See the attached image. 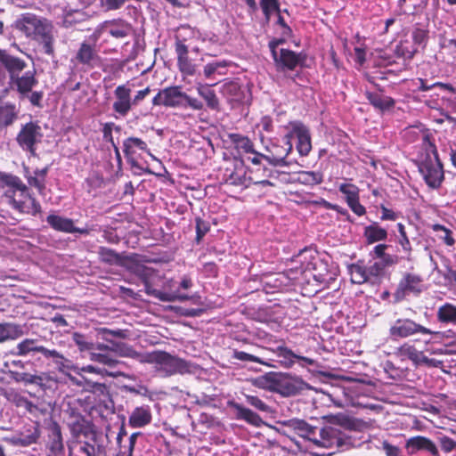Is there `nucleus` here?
<instances>
[{
    "label": "nucleus",
    "mask_w": 456,
    "mask_h": 456,
    "mask_svg": "<svg viewBox=\"0 0 456 456\" xmlns=\"http://www.w3.org/2000/svg\"><path fill=\"white\" fill-rule=\"evenodd\" d=\"M46 222L53 229L59 232L68 233L78 232L80 234L89 233L88 229L75 227L71 219L61 216L49 215L46 218Z\"/></svg>",
    "instance_id": "obj_18"
},
{
    "label": "nucleus",
    "mask_w": 456,
    "mask_h": 456,
    "mask_svg": "<svg viewBox=\"0 0 456 456\" xmlns=\"http://www.w3.org/2000/svg\"><path fill=\"white\" fill-rule=\"evenodd\" d=\"M98 32L108 34L114 38L123 39L132 33V27L123 20H106L99 26Z\"/></svg>",
    "instance_id": "obj_14"
},
{
    "label": "nucleus",
    "mask_w": 456,
    "mask_h": 456,
    "mask_svg": "<svg viewBox=\"0 0 456 456\" xmlns=\"http://www.w3.org/2000/svg\"><path fill=\"white\" fill-rule=\"evenodd\" d=\"M292 148L291 135L287 134L282 140V144L276 142H270V143L265 146L268 154L262 156L263 159H266L273 166L283 167L287 165L285 159L292 151Z\"/></svg>",
    "instance_id": "obj_8"
},
{
    "label": "nucleus",
    "mask_w": 456,
    "mask_h": 456,
    "mask_svg": "<svg viewBox=\"0 0 456 456\" xmlns=\"http://www.w3.org/2000/svg\"><path fill=\"white\" fill-rule=\"evenodd\" d=\"M426 159L419 165V171L430 188L437 189L444 178L443 166L436 150V152H428V154L426 152Z\"/></svg>",
    "instance_id": "obj_4"
},
{
    "label": "nucleus",
    "mask_w": 456,
    "mask_h": 456,
    "mask_svg": "<svg viewBox=\"0 0 456 456\" xmlns=\"http://www.w3.org/2000/svg\"><path fill=\"white\" fill-rule=\"evenodd\" d=\"M12 378L15 381L24 384H40L43 381L40 376L27 372H13Z\"/></svg>",
    "instance_id": "obj_55"
},
{
    "label": "nucleus",
    "mask_w": 456,
    "mask_h": 456,
    "mask_svg": "<svg viewBox=\"0 0 456 456\" xmlns=\"http://www.w3.org/2000/svg\"><path fill=\"white\" fill-rule=\"evenodd\" d=\"M0 189L3 198L15 210L23 214L36 216L41 211V206L28 192V188L20 177L0 172Z\"/></svg>",
    "instance_id": "obj_2"
},
{
    "label": "nucleus",
    "mask_w": 456,
    "mask_h": 456,
    "mask_svg": "<svg viewBox=\"0 0 456 456\" xmlns=\"http://www.w3.org/2000/svg\"><path fill=\"white\" fill-rule=\"evenodd\" d=\"M24 176L30 186L36 187L40 194L43 193L45 189V183L43 181V178L31 175L28 167H25Z\"/></svg>",
    "instance_id": "obj_58"
},
{
    "label": "nucleus",
    "mask_w": 456,
    "mask_h": 456,
    "mask_svg": "<svg viewBox=\"0 0 456 456\" xmlns=\"http://www.w3.org/2000/svg\"><path fill=\"white\" fill-rule=\"evenodd\" d=\"M282 43L283 40H274L269 43L276 69L279 71L293 70L304 62L305 56L289 49L279 48V45Z\"/></svg>",
    "instance_id": "obj_5"
},
{
    "label": "nucleus",
    "mask_w": 456,
    "mask_h": 456,
    "mask_svg": "<svg viewBox=\"0 0 456 456\" xmlns=\"http://www.w3.org/2000/svg\"><path fill=\"white\" fill-rule=\"evenodd\" d=\"M365 96L371 105L380 110L389 109L395 104V102L391 97L383 95L379 93L366 91Z\"/></svg>",
    "instance_id": "obj_34"
},
{
    "label": "nucleus",
    "mask_w": 456,
    "mask_h": 456,
    "mask_svg": "<svg viewBox=\"0 0 456 456\" xmlns=\"http://www.w3.org/2000/svg\"><path fill=\"white\" fill-rule=\"evenodd\" d=\"M246 402L260 411L269 413L272 411L271 407L256 395H245Z\"/></svg>",
    "instance_id": "obj_59"
},
{
    "label": "nucleus",
    "mask_w": 456,
    "mask_h": 456,
    "mask_svg": "<svg viewBox=\"0 0 456 456\" xmlns=\"http://www.w3.org/2000/svg\"><path fill=\"white\" fill-rule=\"evenodd\" d=\"M441 449L449 453L456 449V441L447 436H440L437 437Z\"/></svg>",
    "instance_id": "obj_62"
},
{
    "label": "nucleus",
    "mask_w": 456,
    "mask_h": 456,
    "mask_svg": "<svg viewBox=\"0 0 456 456\" xmlns=\"http://www.w3.org/2000/svg\"><path fill=\"white\" fill-rule=\"evenodd\" d=\"M235 409L240 419H245L248 423L253 424L255 426H258L259 423L261 422V418L251 410L245 408L240 404H236Z\"/></svg>",
    "instance_id": "obj_47"
},
{
    "label": "nucleus",
    "mask_w": 456,
    "mask_h": 456,
    "mask_svg": "<svg viewBox=\"0 0 456 456\" xmlns=\"http://www.w3.org/2000/svg\"><path fill=\"white\" fill-rule=\"evenodd\" d=\"M405 138L411 142H420L422 148L428 152H436V146L431 141L430 134L428 130L420 126H411L404 130Z\"/></svg>",
    "instance_id": "obj_17"
},
{
    "label": "nucleus",
    "mask_w": 456,
    "mask_h": 456,
    "mask_svg": "<svg viewBox=\"0 0 456 456\" xmlns=\"http://www.w3.org/2000/svg\"><path fill=\"white\" fill-rule=\"evenodd\" d=\"M0 61L11 73L12 77L25 68V62L22 60L11 56L3 50L0 51Z\"/></svg>",
    "instance_id": "obj_32"
},
{
    "label": "nucleus",
    "mask_w": 456,
    "mask_h": 456,
    "mask_svg": "<svg viewBox=\"0 0 456 456\" xmlns=\"http://www.w3.org/2000/svg\"><path fill=\"white\" fill-rule=\"evenodd\" d=\"M418 51L416 45H410L408 42H401L396 46V53L398 55L403 57L404 59H411L413 57L415 53Z\"/></svg>",
    "instance_id": "obj_57"
},
{
    "label": "nucleus",
    "mask_w": 456,
    "mask_h": 456,
    "mask_svg": "<svg viewBox=\"0 0 456 456\" xmlns=\"http://www.w3.org/2000/svg\"><path fill=\"white\" fill-rule=\"evenodd\" d=\"M137 151H142L147 152L151 159H156V158L151 153L147 143L138 137H129L123 142V151L125 156L126 157L128 162L131 165H135L134 156L137 153Z\"/></svg>",
    "instance_id": "obj_20"
},
{
    "label": "nucleus",
    "mask_w": 456,
    "mask_h": 456,
    "mask_svg": "<svg viewBox=\"0 0 456 456\" xmlns=\"http://www.w3.org/2000/svg\"><path fill=\"white\" fill-rule=\"evenodd\" d=\"M198 94L203 98L207 106L213 110L219 109V100L213 89L208 85L198 84L196 87Z\"/></svg>",
    "instance_id": "obj_31"
},
{
    "label": "nucleus",
    "mask_w": 456,
    "mask_h": 456,
    "mask_svg": "<svg viewBox=\"0 0 456 456\" xmlns=\"http://www.w3.org/2000/svg\"><path fill=\"white\" fill-rule=\"evenodd\" d=\"M175 53L177 54V66L182 74L193 76L196 74V65L192 63L188 56V47L181 41L175 42Z\"/></svg>",
    "instance_id": "obj_19"
},
{
    "label": "nucleus",
    "mask_w": 456,
    "mask_h": 456,
    "mask_svg": "<svg viewBox=\"0 0 456 456\" xmlns=\"http://www.w3.org/2000/svg\"><path fill=\"white\" fill-rule=\"evenodd\" d=\"M116 130L117 132L120 131V127L116 126L112 122L105 123L102 128L103 140L110 142L111 145H114V140L112 136V131Z\"/></svg>",
    "instance_id": "obj_63"
},
{
    "label": "nucleus",
    "mask_w": 456,
    "mask_h": 456,
    "mask_svg": "<svg viewBox=\"0 0 456 456\" xmlns=\"http://www.w3.org/2000/svg\"><path fill=\"white\" fill-rule=\"evenodd\" d=\"M230 138L238 151L245 153H255L254 144L248 137L239 134H232Z\"/></svg>",
    "instance_id": "obj_42"
},
{
    "label": "nucleus",
    "mask_w": 456,
    "mask_h": 456,
    "mask_svg": "<svg viewBox=\"0 0 456 456\" xmlns=\"http://www.w3.org/2000/svg\"><path fill=\"white\" fill-rule=\"evenodd\" d=\"M386 268L387 267L376 259L370 261V265L367 267V269L371 282H375L377 280L383 277L385 274Z\"/></svg>",
    "instance_id": "obj_52"
},
{
    "label": "nucleus",
    "mask_w": 456,
    "mask_h": 456,
    "mask_svg": "<svg viewBox=\"0 0 456 456\" xmlns=\"http://www.w3.org/2000/svg\"><path fill=\"white\" fill-rule=\"evenodd\" d=\"M146 292H147V294L151 295L163 302H174L175 300L185 301V300L189 299V297L187 295L178 294L177 292H174V293L163 292V291L157 290V289H151L149 287L146 288Z\"/></svg>",
    "instance_id": "obj_41"
},
{
    "label": "nucleus",
    "mask_w": 456,
    "mask_h": 456,
    "mask_svg": "<svg viewBox=\"0 0 456 456\" xmlns=\"http://www.w3.org/2000/svg\"><path fill=\"white\" fill-rule=\"evenodd\" d=\"M436 333L409 318L396 319L390 324L388 330V335L392 340L407 338L418 334L431 335Z\"/></svg>",
    "instance_id": "obj_6"
},
{
    "label": "nucleus",
    "mask_w": 456,
    "mask_h": 456,
    "mask_svg": "<svg viewBox=\"0 0 456 456\" xmlns=\"http://www.w3.org/2000/svg\"><path fill=\"white\" fill-rule=\"evenodd\" d=\"M382 448L386 456H402V451L399 447L389 444L387 441L382 443Z\"/></svg>",
    "instance_id": "obj_64"
},
{
    "label": "nucleus",
    "mask_w": 456,
    "mask_h": 456,
    "mask_svg": "<svg viewBox=\"0 0 456 456\" xmlns=\"http://www.w3.org/2000/svg\"><path fill=\"white\" fill-rule=\"evenodd\" d=\"M436 317L442 323L456 324V305L451 303L444 304L437 309Z\"/></svg>",
    "instance_id": "obj_37"
},
{
    "label": "nucleus",
    "mask_w": 456,
    "mask_h": 456,
    "mask_svg": "<svg viewBox=\"0 0 456 456\" xmlns=\"http://www.w3.org/2000/svg\"><path fill=\"white\" fill-rule=\"evenodd\" d=\"M398 232L400 234V238L398 243L401 245L403 250L408 255L411 252V245L410 240L406 234L405 227L402 223L397 224Z\"/></svg>",
    "instance_id": "obj_60"
},
{
    "label": "nucleus",
    "mask_w": 456,
    "mask_h": 456,
    "mask_svg": "<svg viewBox=\"0 0 456 456\" xmlns=\"http://www.w3.org/2000/svg\"><path fill=\"white\" fill-rule=\"evenodd\" d=\"M431 227L434 232H437L438 239L443 240L447 246L451 247L454 245L455 240L450 229L438 224H435Z\"/></svg>",
    "instance_id": "obj_48"
},
{
    "label": "nucleus",
    "mask_w": 456,
    "mask_h": 456,
    "mask_svg": "<svg viewBox=\"0 0 456 456\" xmlns=\"http://www.w3.org/2000/svg\"><path fill=\"white\" fill-rule=\"evenodd\" d=\"M226 183L232 185L248 187L250 184V178L246 175L244 168L240 167L235 168L234 171L228 175Z\"/></svg>",
    "instance_id": "obj_44"
},
{
    "label": "nucleus",
    "mask_w": 456,
    "mask_h": 456,
    "mask_svg": "<svg viewBox=\"0 0 456 456\" xmlns=\"http://www.w3.org/2000/svg\"><path fill=\"white\" fill-rule=\"evenodd\" d=\"M268 347L256 346L254 353H247L234 349L232 352V358L241 362H257L269 368H275L276 365L273 363L275 360L273 357L268 356Z\"/></svg>",
    "instance_id": "obj_10"
},
{
    "label": "nucleus",
    "mask_w": 456,
    "mask_h": 456,
    "mask_svg": "<svg viewBox=\"0 0 456 456\" xmlns=\"http://www.w3.org/2000/svg\"><path fill=\"white\" fill-rule=\"evenodd\" d=\"M320 267L321 269L322 268L325 272H317L316 267H314V270L315 271V273H313V277L320 284L329 286L330 281L335 280L333 274L327 270L326 266L322 263H320Z\"/></svg>",
    "instance_id": "obj_56"
},
{
    "label": "nucleus",
    "mask_w": 456,
    "mask_h": 456,
    "mask_svg": "<svg viewBox=\"0 0 456 456\" xmlns=\"http://www.w3.org/2000/svg\"><path fill=\"white\" fill-rule=\"evenodd\" d=\"M396 354L400 357H406L412 361L415 364L431 365L432 359L427 357L423 352L418 351L413 345L404 343L397 348Z\"/></svg>",
    "instance_id": "obj_24"
},
{
    "label": "nucleus",
    "mask_w": 456,
    "mask_h": 456,
    "mask_svg": "<svg viewBox=\"0 0 456 456\" xmlns=\"http://www.w3.org/2000/svg\"><path fill=\"white\" fill-rule=\"evenodd\" d=\"M32 36L38 38L42 45L45 53L48 55H53V26L50 20L43 19V21L37 27V30L35 31V34H33Z\"/></svg>",
    "instance_id": "obj_15"
},
{
    "label": "nucleus",
    "mask_w": 456,
    "mask_h": 456,
    "mask_svg": "<svg viewBox=\"0 0 456 456\" xmlns=\"http://www.w3.org/2000/svg\"><path fill=\"white\" fill-rule=\"evenodd\" d=\"M88 16L82 11L71 10L66 12L62 19V26L66 28H75L86 21Z\"/></svg>",
    "instance_id": "obj_35"
},
{
    "label": "nucleus",
    "mask_w": 456,
    "mask_h": 456,
    "mask_svg": "<svg viewBox=\"0 0 456 456\" xmlns=\"http://www.w3.org/2000/svg\"><path fill=\"white\" fill-rule=\"evenodd\" d=\"M40 346L34 339H24L20 343L18 344L17 354L18 355H27L31 352H38Z\"/></svg>",
    "instance_id": "obj_53"
},
{
    "label": "nucleus",
    "mask_w": 456,
    "mask_h": 456,
    "mask_svg": "<svg viewBox=\"0 0 456 456\" xmlns=\"http://www.w3.org/2000/svg\"><path fill=\"white\" fill-rule=\"evenodd\" d=\"M48 447L50 451L54 454L61 453L63 451L61 428L57 423H53L51 427Z\"/></svg>",
    "instance_id": "obj_36"
},
{
    "label": "nucleus",
    "mask_w": 456,
    "mask_h": 456,
    "mask_svg": "<svg viewBox=\"0 0 456 456\" xmlns=\"http://www.w3.org/2000/svg\"><path fill=\"white\" fill-rule=\"evenodd\" d=\"M338 191L344 195L351 210L357 216H363L365 208L359 201V189L353 183H344L338 185Z\"/></svg>",
    "instance_id": "obj_16"
},
{
    "label": "nucleus",
    "mask_w": 456,
    "mask_h": 456,
    "mask_svg": "<svg viewBox=\"0 0 456 456\" xmlns=\"http://www.w3.org/2000/svg\"><path fill=\"white\" fill-rule=\"evenodd\" d=\"M278 373L268 372L252 380V384L261 389L276 392Z\"/></svg>",
    "instance_id": "obj_33"
},
{
    "label": "nucleus",
    "mask_w": 456,
    "mask_h": 456,
    "mask_svg": "<svg viewBox=\"0 0 456 456\" xmlns=\"http://www.w3.org/2000/svg\"><path fill=\"white\" fill-rule=\"evenodd\" d=\"M291 427L298 436L317 448L346 451L358 444L354 437L338 427L326 426L319 429L301 419L293 420Z\"/></svg>",
    "instance_id": "obj_1"
},
{
    "label": "nucleus",
    "mask_w": 456,
    "mask_h": 456,
    "mask_svg": "<svg viewBox=\"0 0 456 456\" xmlns=\"http://www.w3.org/2000/svg\"><path fill=\"white\" fill-rule=\"evenodd\" d=\"M142 361L153 364L155 370L163 377L175 374L195 373L198 366L164 351L147 352Z\"/></svg>",
    "instance_id": "obj_3"
},
{
    "label": "nucleus",
    "mask_w": 456,
    "mask_h": 456,
    "mask_svg": "<svg viewBox=\"0 0 456 456\" xmlns=\"http://www.w3.org/2000/svg\"><path fill=\"white\" fill-rule=\"evenodd\" d=\"M422 290V279L416 274L407 273L398 285L396 295L399 297L410 293H419Z\"/></svg>",
    "instance_id": "obj_25"
},
{
    "label": "nucleus",
    "mask_w": 456,
    "mask_h": 456,
    "mask_svg": "<svg viewBox=\"0 0 456 456\" xmlns=\"http://www.w3.org/2000/svg\"><path fill=\"white\" fill-rule=\"evenodd\" d=\"M363 238L368 244H373L378 241L385 240L387 238V232L378 223H372L364 227Z\"/></svg>",
    "instance_id": "obj_30"
},
{
    "label": "nucleus",
    "mask_w": 456,
    "mask_h": 456,
    "mask_svg": "<svg viewBox=\"0 0 456 456\" xmlns=\"http://www.w3.org/2000/svg\"><path fill=\"white\" fill-rule=\"evenodd\" d=\"M96 57L94 48L86 42L81 44L76 55L77 61L85 65H91Z\"/></svg>",
    "instance_id": "obj_40"
},
{
    "label": "nucleus",
    "mask_w": 456,
    "mask_h": 456,
    "mask_svg": "<svg viewBox=\"0 0 456 456\" xmlns=\"http://www.w3.org/2000/svg\"><path fill=\"white\" fill-rule=\"evenodd\" d=\"M413 44L417 48H424L428 40V29L425 25L416 24L411 33Z\"/></svg>",
    "instance_id": "obj_43"
},
{
    "label": "nucleus",
    "mask_w": 456,
    "mask_h": 456,
    "mask_svg": "<svg viewBox=\"0 0 456 456\" xmlns=\"http://www.w3.org/2000/svg\"><path fill=\"white\" fill-rule=\"evenodd\" d=\"M72 339L80 351L94 349L93 343L88 342L83 334L75 332L72 336Z\"/></svg>",
    "instance_id": "obj_61"
},
{
    "label": "nucleus",
    "mask_w": 456,
    "mask_h": 456,
    "mask_svg": "<svg viewBox=\"0 0 456 456\" xmlns=\"http://www.w3.org/2000/svg\"><path fill=\"white\" fill-rule=\"evenodd\" d=\"M43 132L41 126L36 122H28L21 125L16 135L18 145L30 155H36L37 145L41 142Z\"/></svg>",
    "instance_id": "obj_7"
},
{
    "label": "nucleus",
    "mask_w": 456,
    "mask_h": 456,
    "mask_svg": "<svg viewBox=\"0 0 456 456\" xmlns=\"http://www.w3.org/2000/svg\"><path fill=\"white\" fill-rule=\"evenodd\" d=\"M390 246L387 244H378L370 251V256L373 259L379 261L387 267L397 265L399 263L400 257L397 255L387 253V249Z\"/></svg>",
    "instance_id": "obj_26"
},
{
    "label": "nucleus",
    "mask_w": 456,
    "mask_h": 456,
    "mask_svg": "<svg viewBox=\"0 0 456 456\" xmlns=\"http://www.w3.org/2000/svg\"><path fill=\"white\" fill-rule=\"evenodd\" d=\"M297 180L305 185H315L322 183L323 175L321 172L304 171L299 173Z\"/></svg>",
    "instance_id": "obj_46"
},
{
    "label": "nucleus",
    "mask_w": 456,
    "mask_h": 456,
    "mask_svg": "<svg viewBox=\"0 0 456 456\" xmlns=\"http://www.w3.org/2000/svg\"><path fill=\"white\" fill-rule=\"evenodd\" d=\"M44 18L37 17L33 13H24L18 20V27L24 31L27 36L35 34L37 27L41 24Z\"/></svg>",
    "instance_id": "obj_29"
},
{
    "label": "nucleus",
    "mask_w": 456,
    "mask_h": 456,
    "mask_svg": "<svg viewBox=\"0 0 456 456\" xmlns=\"http://www.w3.org/2000/svg\"><path fill=\"white\" fill-rule=\"evenodd\" d=\"M20 109L11 102L0 104V129L12 126L19 118Z\"/></svg>",
    "instance_id": "obj_27"
},
{
    "label": "nucleus",
    "mask_w": 456,
    "mask_h": 456,
    "mask_svg": "<svg viewBox=\"0 0 456 456\" xmlns=\"http://www.w3.org/2000/svg\"><path fill=\"white\" fill-rule=\"evenodd\" d=\"M118 351L121 356L129 357L137 360L142 363H145V361H142L146 356V353L141 354L133 349L132 346L126 345L124 343L117 344Z\"/></svg>",
    "instance_id": "obj_49"
},
{
    "label": "nucleus",
    "mask_w": 456,
    "mask_h": 456,
    "mask_svg": "<svg viewBox=\"0 0 456 456\" xmlns=\"http://www.w3.org/2000/svg\"><path fill=\"white\" fill-rule=\"evenodd\" d=\"M259 4L266 20H270L273 12H280L278 0H259Z\"/></svg>",
    "instance_id": "obj_54"
},
{
    "label": "nucleus",
    "mask_w": 456,
    "mask_h": 456,
    "mask_svg": "<svg viewBox=\"0 0 456 456\" xmlns=\"http://www.w3.org/2000/svg\"><path fill=\"white\" fill-rule=\"evenodd\" d=\"M405 448L409 454H416L423 451L431 456H440L436 444L429 438L423 436H416L406 440Z\"/></svg>",
    "instance_id": "obj_13"
},
{
    "label": "nucleus",
    "mask_w": 456,
    "mask_h": 456,
    "mask_svg": "<svg viewBox=\"0 0 456 456\" xmlns=\"http://www.w3.org/2000/svg\"><path fill=\"white\" fill-rule=\"evenodd\" d=\"M115 101L112 110L119 116L126 117L131 110L133 105L131 88L127 85H120L114 90Z\"/></svg>",
    "instance_id": "obj_12"
},
{
    "label": "nucleus",
    "mask_w": 456,
    "mask_h": 456,
    "mask_svg": "<svg viewBox=\"0 0 456 456\" xmlns=\"http://www.w3.org/2000/svg\"><path fill=\"white\" fill-rule=\"evenodd\" d=\"M99 257L101 261L110 265H118L121 262V257L116 251L105 247L100 248Z\"/></svg>",
    "instance_id": "obj_51"
},
{
    "label": "nucleus",
    "mask_w": 456,
    "mask_h": 456,
    "mask_svg": "<svg viewBox=\"0 0 456 456\" xmlns=\"http://www.w3.org/2000/svg\"><path fill=\"white\" fill-rule=\"evenodd\" d=\"M185 93L179 86H170L160 90L152 99L154 106H166L171 108L185 107Z\"/></svg>",
    "instance_id": "obj_9"
},
{
    "label": "nucleus",
    "mask_w": 456,
    "mask_h": 456,
    "mask_svg": "<svg viewBox=\"0 0 456 456\" xmlns=\"http://www.w3.org/2000/svg\"><path fill=\"white\" fill-rule=\"evenodd\" d=\"M152 414L149 405L135 407L129 415L128 424L133 428H141L151 422Z\"/></svg>",
    "instance_id": "obj_22"
},
{
    "label": "nucleus",
    "mask_w": 456,
    "mask_h": 456,
    "mask_svg": "<svg viewBox=\"0 0 456 456\" xmlns=\"http://www.w3.org/2000/svg\"><path fill=\"white\" fill-rule=\"evenodd\" d=\"M307 387V384L298 377L278 373L276 392L282 396H293Z\"/></svg>",
    "instance_id": "obj_11"
},
{
    "label": "nucleus",
    "mask_w": 456,
    "mask_h": 456,
    "mask_svg": "<svg viewBox=\"0 0 456 456\" xmlns=\"http://www.w3.org/2000/svg\"><path fill=\"white\" fill-rule=\"evenodd\" d=\"M20 328L13 324H0V342L15 339L21 335Z\"/></svg>",
    "instance_id": "obj_45"
},
{
    "label": "nucleus",
    "mask_w": 456,
    "mask_h": 456,
    "mask_svg": "<svg viewBox=\"0 0 456 456\" xmlns=\"http://www.w3.org/2000/svg\"><path fill=\"white\" fill-rule=\"evenodd\" d=\"M349 273L351 276V281L356 284H362L364 282L370 281V277L368 273L367 267L360 265L354 264L349 266Z\"/></svg>",
    "instance_id": "obj_39"
},
{
    "label": "nucleus",
    "mask_w": 456,
    "mask_h": 456,
    "mask_svg": "<svg viewBox=\"0 0 456 456\" xmlns=\"http://www.w3.org/2000/svg\"><path fill=\"white\" fill-rule=\"evenodd\" d=\"M268 349L270 350L268 352V356L272 357L270 354L275 355L278 358L276 362L286 368L291 367L294 364L296 359H300L308 364L314 363L312 359L304 356H298L295 354L290 349L285 346H278L275 349L268 347Z\"/></svg>",
    "instance_id": "obj_21"
},
{
    "label": "nucleus",
    "mask_w": 456,
    "mask_h": 456,
    "mask_svg": "<svg viewBox=\"0 0 456 456\" xmlns=\"http://www.w3.org/2000/svg\"><path fill=\"white\" fill-rule=\"evenodd\" d=\"M291 136L295 134L297 138V149L301 156H307L312 149L311 137L308 129L300 123L293 125Z\"/></svg>",
    "instance_id": "obj_23"
},
{
    "label": "nucleus",
    "mask_w": 456,
    "mask_h": 456,
    "mask_svg": "<svg viewBox=\"0 0 456 456\" xmlns=\"http://www.w3.org/2000/svg\"><path fill=\"white\" fill-rule=\"evenodd\" d=\"M38 353H41L45 358L53 359V362L58 366L59 370L64 371L69 369H76L72 362L64 357L55 349H48L40 346Z\"/></svg>",
    "instance_id": "obj_28"
},
{
    "label": "nucleus",
    "mask_w": 456,
    "mask_h": 456,
    "mask_svg": "<svg viewBox=\"0 0 456 456\" xmlns=\"http://www.w3.org/2000/svg\"><path fill=\"white\" fill-rule=\"evenodd\" d=\"M90 360L110 367H114L118 362L109 351L102 353L92 352Z\"/></svg>",
    "instance_id": "obj_50"
},
{
    "label": "nucleus",
    "mask_w": 456,
    "mask_h": 456,
    "mask_svg": "<svg viewBox=\"0 0 456 456\" xmlns=\"http://www.w3.org/2000/svg\"><path fill=\"white\" fill-rule=\"evenodd\" d=\"M37 81L36 80L34 74L30 71L26 72L23 76L16 78L15 85L17 86L18 92L21 95L28 94L31 92L32 88L37 85Z\"/></svg>",
    "instance_id": "obj_38"
}]
</instances>
